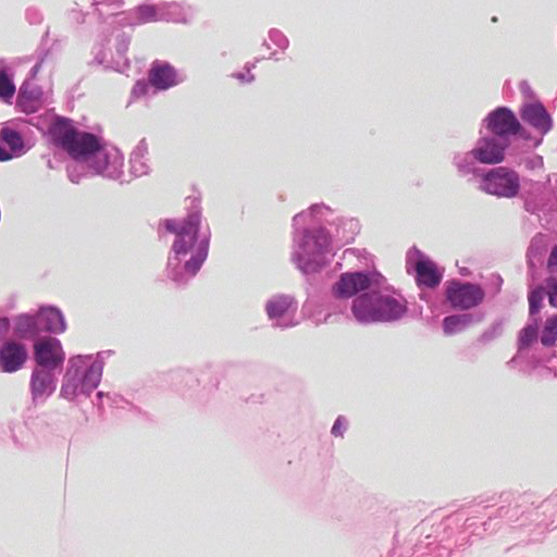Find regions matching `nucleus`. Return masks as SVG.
I'll list each match as a JSON object with an SVG mask.
<instances>
[{
  "label": "nucleus",
  "mask_w": 557,
  "mask_h": 557,
  "mask_svg": "<svg viewBox=\"0 0 557 557\" xmlns=\"http://www.w3.org/2000/svg\"><path fill=\"white\" fill-rule=\"evenodd\" d=\"M200 216L197 213L189 214L182 225H178L174 220L164 222L165 228L170 233L176 234L172 247L174 258L181 261L182 257L190 253V258L184 263V270L189 275H195L199 271L208 256V240L202 239L199 243L196 240Z\"/></svg>",
  "instance_id": "nucleus-1"
},
{
  "label": "nucleus",
  "mask_w": 557,
  "mask_h": 557,
  "mask_svg": "<svg viewBox=\"0 0 557 557\" xmlns=\"http://www.w3.org/2000/svg\"><path fill=\"white\" fill-rule=\"evenodd\" d=\"M53 145L63 149L74 160H85L103 149L99 137L81 132L69 117L57 116L48 128Z\"/></svg>",
  "instance_id": "nucleus-2"
},
{
  "label": "nucleus",
  "mask_w": 557,
  "mask_h": 557,
  "mask_svg": "<svg viewBox=\"0 0 557 557\" xmlns=\"http://www.w3.org/2000/svg\"><path fill=\"white\" fill-rule=\"evenodd\" d=\"M351 311L361 323L391 322L406 312V302L381 292L363 293L352 300Z\"/></svg>",
  "instance_id": "nucleus-3"
},
{
  "label": "nucleus",
  "mask_w": 557,
  "mask_h": 557,
  "mask_svg": "<svg viewBox=\"0 0 557 557\" xmlns=\"http://www.w3.org/2000/svg\"><path fill=\"white\" fill-rule=\"evenodd\" d=\"M484 296V290L476 284L462 283L457 280L447 281L445 284L446 300L454 309L474 308L483 301Z\"/></svg>",
  "instance_id": "nucleus-4"
},
{
  "label": "nucleus",
  "mask_w": 557,
  "mask_h": 557,
  "mask_svg": "<svg viewBox=\"0 0 557 557\" xmlns=\"http://www.w3.org/2000/svg\"><path fill=\"white\" fill-rule=\"evenodd\" d=\"M519 177L507 168L491 170L483 178V190L498 197H513L519 190Z\"/></svg>",
  "instance_id": "nucleus-5"
},
{
  "label": "nucleus",
  "mask_w": 557,
  "mask_h": 557,
  "mask_svg": "<svg viewBox=\"0 0 557 557\" xmlns=\"http://www.w3.org/2000/svg\"><path fill=\"white\" fill-rule=\"evenodd\" d=\"M34 356L36 362L47 369L61 366L65 359L62 345L54 337H45L37 341L34 345Z\"/></svg>",
  "instance_id": "nucleus-6"
},
{
  "label": "nucleus",
  "mask_w": 557,
  "mask_h": 557,
  "mask_svg": "<svg viewBox=\"0 0 557 557\" xmlns=\"http://www.w3.org/2000/svg\"><path fill=\"white\" fill-rule=\"evenodd\" d=\"M507 147L508 143L505 139L482 138L471 153L481 163L496 164L504 161Z\"/></svg>",
  "instance_id": "nucleus-7"
},
{
  "label": "nucleus",
  "mask_w": 557,
  "mask_h": 557,
  "mask_svg": "<svg viewBox=\"0 0 557 557\" xmlns=\"http://www.w3.org/2000/svg\"><path fill=\"white\" fill-rule=\"evenodd\" d=\"M520 127L518 119L507 108H498L487 117V128L500 139L507 135L517 134Z\"/></svg>",
  "instance_id": "nucleus-8"
},
{
  "label": "nucleus",
  "mask_w": 557,
  "mask_h": 557,
  "mask_svg": "<svg viewBox=\"0 0 557 557\" xmlns=\"http://www.w3.org/2000/svg\"><path fill=\"white\" fill-rule=\"evenodd\" d=\"M27 359L25 345L15 341H7L0 346V369L3 372L20 370Z\"/></svg>",
  "instance_id": "nucleus-9"
},
{
  "label": "nucleus",
  "mask_w": 557,
  "mask_h": 557,
  "mask_svg": "<svg viewBox=\"0 0 557 557\" xmlns=\"http://www.w3.org/2000/svg\"><path fill=\"white\" fill-rule=\"evenodd\" d=\"M371 287V280L368 274L362 272L342 274L338 282L334 285V293L341 298H350L359 292Z\"/></svg>",
  "instance_id": "nucleus-10"
},
{
  "label": "nucleus",
  "mask_w": 557,
  "mask_h": 557,
  "mask_svg": "<svg viewBox=\"0 0 557 557\" xmlns=\"http://www.w3.org/2000/svg\"><path fill=\"white\" fill-rule=\"evenodd\" d=\"M521 117L543 135L552 128L550 116L541 103L527 104L521 112Z\"/></svg>",
  "instance_id": "nucleus-11"
},
{
  "label": "nucleus",
  "mask_w": 557,
  "mask_h": 557,
  "mask_svg": "<svg viewBox=\"0 0 557 557\" xmlns=\"http://www.w3.org/2000/svg\"><path fill=\"white\" fill-rule=\"evenodd\" d=\"M149 82L157 89L165 90L178 83L177 73L168 63L154 62L149 71Z\"/></svg>",
  "instance_id": "nucleus-12"
},
{
  "label": "nucleus",
  "mask_w": 557,
  "mask_h": 557,
  "mask_svg": "<svg viewBox=\"0 0 557 557\" xmlns=\"http://www.w3.org/2000/svg\"><path fill=\"white\" fill-rule=\"evenodd\" d=\"M79 371H84L82 383H99L102 376V366L99 362L87 364V360L81 356L71 358L67 375L74 373L72 379L75 380Z\"/></svg>",
  "instance_id": "nucleus-13"
},
{
  "label": "nucleus",
  "mask_w": 557,
  "mask_h": 557,
  "mask_svg": "<svg viewBox=\"0 0 557 557\" xmlns=\"http://www.w3.org/2000/svg\"><path fill=\"white\" fill-rule=\"evenodd\" d=\"M417 284L429 288L436 287L443 277L436 264L431 260H419L416 263Z\"/></svg>",
  "instance_id": "nucleus-14"
},
{
  "label": "nucleus",
  "mask_w": 557,
  "mask_h": 557,
  "mask_svg": "<svg viewBox=\"0 0 557 557\" xmlns=\"http://www.w3.org/2000/svg\"><path fill=\"white\" fill-rule=\"evenodd\" d=\"M37 323L42 330L52 333H62L66 329L60 310L51 307L40 309L37 314Z\"/></svg>",
  "instance_id": "nucleus-15"
},
{
  "label": "nucleus",
  "mask_w": 557,
  "mask_h": 557,
  "mask_svg": "<svg viewBox=\"0 0 557 557\" xmlns=\"http://www.w3.org/2000/svg\"><path fill=\"white\" fill-rule=\"evenodd\" d=\"M471 322L468 314H453L443 320V330L446 335H451L462 331Z\"/></svg>",
  "instance_id": "nucleus-16"
},
{
  "label": "nucleus",
  "mask_w": 557,
  "mask_h": 557,
  "mask_svg": "<svg viewBox=\"0 0 557 557\" xmlns=\"http://www.w3.org/2000/svg\"><path fill=\"white\" fill-rule=\"evenodd\" d=\"M292 300L286 296L271 299L267 305V312L271 319L282 317L290 307Z\"/></svg>",
  "instance_id": "nucleus-17"
},
{
  "label": "nucleus",
  "mask_w": 557,
  "mask_h": 557,
  "mask_svg": "<svg viewBox=\"0 0 557 557\" xmlns=\"http://www.w3.org/2000/svg\"><path fill=\"white\" fill-rule=\"evenodd\" d=\"M557 341V314L546 319L541 334V343L544 346H553Z\"/></svg>",
  "instance_id": "nucleus-18"
},
{
  "label": "nucleus",
  "mask_w": 557,
  "mask_h": 557,
  "mask_svg": "<svg viewBox=\"0 0 557 557\" xmlns=\"http://www.w3.org/2000/svg\"><path fill=\"white\" fill-rule=\"evenodd\" d=\"M0 138L11 148L12 151H23L24 141L22 136L16 131L7 127L2 128L0 132Z\"/></svg>",
  "instance_id": "nucleus-19"
},
{
  "label": "nucleus",
  "mask_w": 557,
  "mask_h": 557,
  "mask_svg": "<svg viewBox=\"0 0 557 557\" xmlns=\"http://www.w3.org/2000/svg\"><path fill=\"white\" fill-rule=\"evenodd\" d=\"M15 94V85L4 70L0 71V99L10 103Z\"/></svg>",
  "instance_id": "nucleus-20"
},
{
  "label": "nucleus",
  "mask_w": 557,
  "mask_h": 557,
  "mask_svg": "<svg viewBox=\"0 0 557 557\" xmlns=\"http://www.w3.org/2000/svg\"><path fill=\"white\" fill-rule=\"evenodd\" d=\"M539 336L537 321L524 326L519 334V348H527L532 345Z\"/></svg>",
  "instance_id": "nucleus-21"
},
{
  "label": "nucleus",
  "mask_w": 557,
  "mask_h": 557,
  "mask_svg": "<svg viewBox=\"0 0 557 557\" xmlns=\"http://www.w3.org/2000/svg\"><path fill=\"white\" fill-rule=\"evenodd\" d=\"M544 296H545V290L541 286L532 289L529 293L528 300H529V310H530L531 315H533L540 311Z\"/></svg>",
  "instance_id": "nucleus-22"
},
{
  "label": "nucleus",
  "mask_w": 557,
  "mask_h": 557,
  "mask_svg": "<svg viewBox=\"0 0 557 557\" xmlns=\"http://www.w3.org/2000/svg\"><path fill=\"white\" fill-rule=\"evenodd\" d=\"M136 15L139 23H149L156 21L157 11L153 5L145 4L136 9Z\"/></svg>",
  "instance_id": "nucleus-23"
},
{
  "label": "nucleus",
  "mask_w": 557,
  "mask_h": 557,
  "mask_svg": "<svg viewBox=\"0 0 557 557\" xmlns=\"http://www.w3.org/2000/svg\"><path fill=\"white\" fill-rule=\"evenodd\" d=\"M313 238L318 246V251H322L323 249L327 248V246L330 245V237H329L327 233L322 228L315 231Z\"/></svg>",
  "instance_id": "nucleus-24"
},
{
  "label": "nucleus",
  "mask_w": 557,
  "mask_h": 557,
  "mask_svg": "<svg viewBox=\"0 0 557 557\" xmlns=\"http://www.w3.org/2000/svg\"><path fill=\"white\" fill-rule=\"evenodd\" d=\"M547 286L549 287V304L550 306L557 308V278L553 277L547 280Z\"/></svg>",
  "instance_id": "nucleus-25"
},
{
  "label": "nucleus",
  "mask_w": 557,
  "mask_h": 557,
  "mask_svg": "<svg viewBox=\"0 0 557 557\" xmlns=\"http://www.w3.org/2000/svg\"><path fill=\"white\" fill-rule=\"evenodd\" d=\"M34 323L35 322H34L33 318H30L28 315H22L17 320L16 332L18 334H23L26 329H32L34 326Z\"/></svg>",
  "instance_id": "nucleus-26"
},
{
  "label": "nucleus",
  "mask_w": 557,
  "mask_h": 557,
  "mask_svg": "<svg viewBox=\"0 0 557 557\" xmlns=\"http://www.w3.org/2000/svg\"><path fill=\"white\" fill-rule=\"evenodd\" d=\"M547 269L552 273L557 272V246H555L550 251V255H549V258L547 261Z\"/></svg>",
  "instance_id": "nucleus-27"
},
{
  "label": "nucleus",
  "mask_w": 557,
  "mask_h": 557,
  "mask_svg": "<svg viewBox=\"0 0 557 557\" xmlns=\"http://www.w3.org/2000/svg\"><path fill=\"white\" fill-rule=\"evenodd\" d=\"M344 430V418L338 417L332 428V434L335 436H342Z\"/></svg>",
  "instance_id": "nucleus-28"
},
{
  "label": "nucleus",
  "mask_w": 557,
  "mask_h": 557,
  "mask_svg": "<svg viewBox=\"0 0 557 557\" xmlns=\"http://www.w3.org/2000/svg\"><path fill=\"white\" fill-rule=\"evenodd\" d=\"M10 330V320L8 318H0V339H2Z\"/></svg>",
  "instance_id": "nucleus-29"
},
{
  "label": "nucleus",
  "mask_w": 557,
  "mask_h": 557,
  "mask_svg": "<svg viewBox=\"0 0 557 557\" xmlns=\"http://www.w3.org/2000/svg\"><path fill=\"white\" fill-rule=\"evenodd\" d=\"M77 385H62L61 394H73Z\"/></svg>",
  "instance_id": "nucleus-30"
},
{
  "label": "nucleus",
  "mask_w": 557,
  "mask_h": 557,
  "mask_svg": "<svg viewBox=\"0 0 557 557\" xmlns=\"http://www.w3.org/2000/svg\"><path fill=\"white\" fill-rule=\"evenodd\" d=\"M12 158V154L7 152L1 146H0V161H8Z\"/></svg>",
  "instance_id": "nucleus-31"
},
{
  "label": "nucleus",
  "mask_w": 557,
  "mask_h": 557,
  "mask_svg": "<svg viewBox=\"0 0 557 557\" xmlns=\"http://www.w3.org/2000/svg\"><path fill=\"white\" fill-rule=\"evenodd\" d=\"M47 385L40 384V385H34L33 394L37 396L39 393H41V389L45 388Z\"/></svg>",
  "instance_id": "nucleus-32"
}]
</instances>
